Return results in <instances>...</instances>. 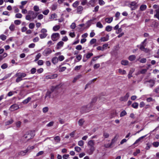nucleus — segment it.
Returning a JSON list of instances; mask_svg holds the SVG:
<instances>
[{
  "label": "nucleus",
  "instance_id": "f257e3e1",
  "mask_svg": "<svg viewBox=\"0 0 159 159\" xmlns=\"http://www.w3.org/2000/svg\"><path fill=\"white\" fill-rule=\"evenodd\" d=\"M29 15H27L25 16V19L28 20H33L36 17L37 14L35 13L33 11H28Z\"/></svg>",
  "mask_w": 159,
  "mask_h": 159
},
{
  "label": "nucleus",
  "instance_id": "f03ea898",
  "mask_svg": "<svg viewBox=\"0 0 159 159\" xmlns=\"http://www.w3.org/2000/svg\"><path fill=\"white\" fill-rule=\"evenodd\" d=\"M26 74L24 73L18 72L16 73L15 75L17 77L16 79V82L18 83L23 80L22 78L25 77Z\"/></svg>",
  "mask_w": 159,
  "mask_h": 159
},
{
  "label": "nucleus",
  "instance_id": "7ed1b4c3",
  "mask_svg": "<svg viewBox=\"0 0 159 159\" xmlns=\"http://www.w3.org/2000/svg\"><path fill=\"white\" fill-rule=\"evenodd\" d=\"M92 109L91 104H88L86 106H84L80 108V112L83 113L89 111Z\"/></svg>",
  "mask_w": 159,
  "mask_h": 159
},
{
  "label": "nucleus",
  "instance_id": "20e7f679",
  "mask_svg": "<svg viewBox=\"0 0 159 159\" xmlns=\"http://www.w3.org/2000/svg\"><path fill=\"white\" fill-rule=\"evenodd\" d=\"M147 41V39H145L140 44V49L146 53H148L150 52V50L147 48H145V47L146 46V44L145 42Z\"/></svg>",
  "mask_w": 159,
  "mask_h": 159
},
{
  "label": "nucleus",
  "instance_id": "39448f33",
  "mask_svg": "<svg viewBox=\"0 0 159 159\" xmlns=\"http://www.w3.org/2000/svg\"><path fill=\"white\" fill-rule=\"evenodd\" d=\"M61 86V84H59L58 85H56L55 87H53L51 89L52 91H48L46 94L45 97V98H49L51 97V95L52 91H53L54 89H58L59 88H60Z\"/></svg>",
  "mask_w": 159,
  "mask_h": 159
},
{
  "label": "nucleus",
  "instance_id": "423d86ee",
  "mask_svg": "<svg viewBox=\"0 0 159 159\" xmlns=\"http://www.w3.org/2000/svg\"><path fill=\"white\" fill-rule=\"evenodd\" d=\"M47 30L45 29H43L41 30V34L39 35L41 39H43L46 38L48 35L47 34Z\"/></svg>",
  "mask_w": 159,
  "mask_h": 159
},
{
  "label": "nucleus",
  "instance_id": "0eeeda50",
  "mask_svg": "<svg viewBox=\"0 0 159 159\" xmlns=\"http://www.w3.org/2000/svg\"><path fill=\"white\" fill-rule=\"evenodd\" d=\"M60 36L59 33H54L52 34L51 36V38L53 41H56L59 39Z\"/></svg>",
  "mask_w": 159,
  "mask_h": 159
},
{
  "label": "nucleus",
  "instance_id": "6e6552de",
  "mask_svg": "<svg viewBox=\"0 0 159 159\" xmlns=\"http://www.w3.org/2000/svg\"><path fill=\"white\" fill-rule=\"evenodd\" d=\"M52 52L51 49L50 48H47L45 49L43 52V54L45 56H47Z\"/></svg>",
  "mask_w": 159,
  "mask_h": 159
},
{
  "label": "nucleus",
  "instance_id": "1a4fd4ad",
  "mask_svg": "<svg viewBox=\"0 0 159 159\" xmlns=\"http://www.w3.org/2000/svg\"><path fill=\"white\" fill-rule=\"evenodd\" d=\"M136 3L135 2H132L129 4V7L131 10H134L137 8Z\"/></svg>",
  "mask_w": 159,
  "mask_h": 159
},
{
  "label": "nucleus",
  "instance_id": "9d476101",
  "mask_svg": "<svg viewBox=\"0 0 159 159\" xmlns=\"http://www.w3.org/2000/svg\"><path fill=\"white\" fill-rule=\"evenodd\" d=\"M129 96V93H127L124 96L120 97V100L121 101H126L127 100Z\"/></svg>",
  "mask_w": 159,
  "mask_h": 159
},
{
  "label": "nucleus",
  "instance_id": "9b49d317",
  "mask_svg": "<svg viewBox=\"0 0 159 159\" xmlns=\"http://www.w3.org/2000/svg\"><path fill=\"white\" fill-rule=\"evenodd\" d=\"M19 106L18 105L16 104H14L11 106L9 108V110L11 111H13L18 109H19Z\"/></svg>",
  "mask_w": 159,
  "mask_h": 159
},
{
  "label": "nucleus",
  "instance_id": "f8f14e48",
  "mask_svg": "<svg viewBox=\"0 0 159 159\" xmlns=\"http://www.w3.org/2000/svg\"><path fill=\"white\" fill-rule=\"evenodd\" d=\"M33 135H32V134L31 133L27 134H25L23 136V138L25 139H26L27 140H29L30 139H32L33 138Z\"/></svg>",
  "mask_w": 159,
  "mask_h": 159
},
{
  "label": "nucleus",
  "instance_id": "ddd939ff",
  "mask_svg": "<svg viewBox=\"0 0 159 159\" xmlns=\"http://www.w3.org/2000/svg\"><path fill=\"white\" fill-rule=\"evenodd\" d=\"M95 143L93 140H90L88 142V146L90 147H94Z\"/></svg>",
  "mask_w": 159,
  "mask_h": 159
},
{
  "label": "nucleus",
  "instance_id": "4468645a",
  "mask_svg": "<svg viewBox=\"0 0 159 159\" xmlns=\"http://www.w3.org/2000/svg\"><path fill=\"white\" fill-rule=\"evenodd\" d=\"M64 43L62 41H60L58 42L57 45V48L59 49L62 47L64 45Z\"/></svg>",
  "mask_w": 159,
  "mask_h": 159
},
{
  "label": "nucleus",
  "instance_id": "2eb2a0df",
  "mask_svg": "<svg viewBox=\"0 0 159 159\" xmlns=\"http://www.w3.org/2000/svg\"><path fill=\"white\" fill-rule=\"evenodd\" d=\"M109 36L108 35H106L105 37H102L100 39V41L101 42H105L108 41L109 40Z\"/></svg>",
  "mask_w": 159,
  "mask_h": 159
},
{
  "label": "nucleus",
  "instance_id": "dca6fc26",
  "mask_svg": "<svg viewBox=\"0 0 159 159\" xmlns=\"http://www.w3.org/2000/svg\"><path fill=\"white\" fill-rule=\"evenodd\" d=\"M147 82L150 83L149 86L150 87H152L155 83L154 80H150L148 81H146L145 82V83H146Z\"/></svg>",
  "mask_w": 159,
  "mask_h": 159
},
{
  "label": "nucleus",
  "instance_id": "f3484780",
  "mask_svg": "<svg viewBox=\"0 0 159 159\" xmlns=\"http://www.w3.org/2000/svg\"><path fill=\"white\" fill-rule=\"evenodd\" d=\"M83 8L82 7L79 6L77 8V12L78 14H80L82 13V11L83 10Z\"/></svg>",
  "mask_w": 159,
  "mask_h": 159
},
{
  "label": "nucleus",
  "instance_id": "a211bd4d",
  "mask_svg": "<svg viewBox=\"0 0 159 159\" xmlns=\"http://www.w3.org/2000/svg\"><path fill=\"white\" fill-rule=\"evenodd\" d=\"M94 150V147H90V148L88 150V153L89 155H91L93 154Z\"/></svg>",
  "mask_w": 159,
  "mask_h": 159
},
{
  "label": "nucleus",
  "instance_id": "6ab92c4d",
  "mask_svg": "<svg viewBox=\"0 0 159 159\" xmlns=\"http://www.w3.org/2000/svg\"><path fill=\"white\" fill-rule=\"evenodd\" d=\"M58 59L57 57H54L52 59V62L54 64H56L58 62Z\"/></svg>",
  "mask_w": 159,
  "mask_h": 159
},
{
  "label": "nucleus",
  "instance_id": "aec40b11",
  "mask_svg": "<svg viewBox=\"0 0 159 159\" xmlns=\"http://www.w3.org/2000/svg\"><path fill=\"white\" fill-rule=\"evenodd\" d=\"M113 18L112 17L110 18H107L105 19V21L108 23H110L113 21Z\"/></svg>",
  "mask_w": 159,
  "mask_h": 159
},
{
  "label": "nucleus",
  "instance_id": "412c9836",
  "mask_svg": "<svg viewBox=\"0 0 159 159\" xmlns=\"http://www.w3.org/2000/svg\"><path fill=\"white\" fill-rule=\"evenodd\" d=\"M97 100V97H95L93 98L92 100V101L89 104H91L92 106V107L94 105V103L96 102Z\"/></svg>",
  "mask_w": 159,
  "mask_h": 159
},
{
  "label": "nucleus",
  "instance_id": "4be33fe9",
  "mask_svg": "<svg viewBox=\"0 0 159 159\" xmlns=\"http://www.w3.org/2000/svg\"><path fill=\"white\" fill-rule=\"evenodd\" d=\"M13 122V120L12 119H11L10 120L7 121L5 123V125L6 126L7 125L12 124Z\"/></svg>",
  "mask_w": 159,
  "mask_h": 159
},
{
  "label": "nucleus",
  "instance_id": "5701e85b",
  "mask_svg": "<svg viewBox=\"0 0 159 159\" xmlns=\"http://www.w3.org/2000/svg\"><path fill=\"white\" fill-rule=\"evenodd\" d=\"M136 58V56L134 55H131L129 57V60L130 61H133Z\"/></svg>",
  "mask_w": 159,
  "mask_h": 159
},
{
  "label": "nucleus",
  "instance_id": "b1692460",
  "mask_svg": "<svg viewBox=\"0 0 159 159\" xmlns=\"http://www.w3.org/2000/svg\"><path fill=\"white\" fill-rule=\"evenodd\" d=\"M147 6L145 5H142L140 7V9L141 11H143L145 10L147 8Z\"/></svg>",
  "mask_w": 159,
  "mask_h": 159
},
{
  "label": "nucleus",
  "instance_id": "393cba45",
  "mask_svg": "<svg viewBox=\"0 0 159 159\" xmlns=\"http://www.w3.org/2000/svg\"><path fill=\"white\" fill-rule=\"evenodd\" d=\"M31 100L30 97H28L27 99L24 100L22 102L24 104H26Z\"/></svg>",
  "mask_w": 159,
  "mask_h": 159
},
{
  "label": "nucleus",
  "instance_id": "a878e982",
  "mask_svg": "<svg viewBox=\"0 0 159 159\" xmlns=\"http://www.w3.org/2000/svg\"><path fill=\"white\" fill-rule=\"evenodd\" d=\"M84 122V120L83 119H80L78 122V125L80 126H82Z\"/></svg>",
  "mask_w": 159,
  "mask_h": 159
},
{
  "label": "nucleus",
  "instance_id": "bb28decb",
  "mask_svg": "<svg viewBox=\"0 0 159 159\" xmlns=\"http://www.w3.org/2000/svg\"><path fill=\"white\" fill-rule=\"evenodd\" d=\"M54 139L57 143H59L61 140L60 137L58 136H57L55 137L54 138Z\"/></svg>",
  "mask_w": 159,
  "mask_h": 159
},
{
  "label": "nucleus",
  "instance_id": "cd10ccee",
  "mask_svg": "<svg viewBox=\"0 0 159 159\" xmlns=\"http://www.w3.org/2000/svg\"><path fill=\"white\" fill-rule=\"evenodd\" d=\"M28 151H27V149L23 151H21L19 152V154L21 156H24L25 155L26 153L28 152Z\"/></svg>",
  "mask_w": 159,
  "mask_h": 159
},
{
  "label": "nucleus",
  "instance_id": "c85d7f7f",
  "mask_svg": "<svg viewBox=\"0 0 159 159\" xmlns=\"http://www.w3.org/2000/svg\"><path fill=\"white\" fill-rule=\"evenodd\" d=\"M156 14L154 15V17L159 20V8L156 10Z\"/></svg>",
  "mask_w": 159,
  "mask_h": 159
},
{
  "label": "nucleus",
  "instance_id": "c756f323",
  "mask_svg": "<svg viewBox=\"0 0 159 159\" xmlns=\"http://www.w3.org/2000/svg\"><path fill=\"white\" fill-rule=\"evenodd\" d=\"M81 76V75H79L75 77L73 80V83H75L77 80L79 79L80 78Z\"/></svg>",
  "mask_w": 159,
  "mask_h": 159
},
{
  "label": "nucleus",
  "instance_id": "7c9ffc66",
  "mask_svg": "<svg viewBox=\"0 0 159 159\" xmlns=\"http://www.w3.org/2000/svg\"><path fill=\"white\" fill-rule=\"evenodd\" d=\"M112 26L108 25L106 27L105 30L108 32H110L112 30Z\"/></svg>",
  "mask_w": 159,
  "mask_h": 159
},
{
  "label": "nucleus",
  "instance_id": "2f4dec72",
  "mask_svg": "<svg viewBox=\"0 0 159 159\" xmlns=\"http://www.w3.org/2000/svg\"><path fill=\"white\" fill-rule=\"evenodd\" d=\"M118 71L120 74L122 75L126 74V72L125 70H123L120 69H119Z\"/></svg>",
  "mask_w": 159,
  "mask_h": 159
},
{
  "label": "nucleus",
  "instance_id": "473e14b6",
  "mask_svg": "<svg viewBox=\"0 0 159 159\" xmlns=\"http://www.w3.org/2000/svg\"><path fill=\"white\" fill-rule=\"evenodd\" d=\"M121 63L122 65L125 66L128 65L129 61L127 60H123L121 61Z\"/></svg>",
  "mask_w": 159,
  "mask_h": 159
},
{
  "label": "nucleus",
  "instance_id": "72a5a7b5",
  "mask_svg": "<svg viewBox=\"0 0 159 159\" xmlns=\"http://www.w3.org/2000/svg\"><path fill=\"white\" fill-rule=\"evenodd\" d=\"M60 28V27L59 25H57L54 26L53 28V30L54 31H57Z\"/></svg>",
  "mask_w": 159,
  "mask_h": 159
},
{
  "label": "nucleus",
  "instance_id": "f704fd0d",
  "mask_svg": "<svg viewBox=\"0 0 159 159\" xmlns=\"http://www.w3.org/2000/svg\"><path fill=\"white\" fill-rule=\"evenodd\" d=\"M96 26L100 28H102L103 27V25L100 22H98L97 23Z\"/></svg>",
  "mask_w": 159,
  "mask_h": 159
},
{
  "label": "nucleus",
  "instance_id": "c9c22d12",
  "mask_svg": "<svg viewBox=\"0 0 159 159\" xmlns=\"http://www.w3.org/2000/svg\"><path fill=\"white\" fill-rule=\"evenodd\" d=\"M139 104L137 102H134L132 104V107L136 109L138 107Z\"/></svg>",
  "mask_w": 159,
  "mask_h": 159
},
{
  "label": "nucleus",
  "instance_id": "e433bc0d",
  "mask_svg": "<svg viewBox=\"0 0 159 159\" xmlns=\"http://www.w3.org/2000/svg\"><path fill=\"white\" fill-rule=\"evenodd\" d=\"M127 114V113L125 110L122 111L120 114V117H122L126 115Z\"/></svg>",
  "mask_w": 159,
  "mask_h": 159
},
{
  "label": "nucleus",
  "instance_id": "4c0bfd02",
  "mask_svg": "<svg viewBox=\"0 0 159 159\" xmlns=\"http://www.w3.org/2000/svg\"><path fill=\"white\" fill-rule=\"evenodd\" d=\"M93 55V54L92 53H89L86 55V58L88 59H89L91 56Z\"/></svg>",
  "mask_w": 159,
  "mask_h": 159
},
{
  "label": "nucleus",
  "instance_id": "58836bf2",
  "mask_svg": "<svg viewBox=\"0 0 159 159\" xmlns=\"http://www.w3.org/2000/svg\"><path fill=\"white\" fill-rule=\"evenodd\" d=\"M66 69V67L63 66L60 67L59 70V72H62L64 71H65Z\"/></svg>",
  "mask_w": 159,
  "mask_h": 159
},
{
  "label": "nucleus",
  "instance_id": "ea45409f",
  "mask_svg": "<svg viewBox=\"0 0 159 159\" xmlns=\"http://www.w3.org/2000/svg\"><path fill=\"white\" fill-rule=\"evenodd\" d=\"M34 148V146H29L27 147V151H28V152H31V150L33 149Z\"/></svg>",
  "mask_w": 159,
  "mask_h": 159
},
{
  "label": "nucleus",
  "instance_id": "a19ab883",
  "mask_svg": "<svg viewBox=\"0 0 159 159\" xmlns=\"http://www.w3.org/2000/svg\"><path fill=\"white\" fill-rule=\"evenodd\" d=\"M7 37L6 35L4 34H2L0 35V39L4 41L6 39Z\"/></svg>",
  "mask_w": 159,
  "mask_h": 159
},
{
  "label": "nucleus",
  "instance_id": "79ce46f5",
  "mask_svg": "<svg viewBox=\"0 0 159 159\" xmlns=\"http://www.w3.org/2000/svg\"><path fill=\"white\" fill-rule=\"evenodd\" d=\"M22 15L20 13H18L16 14L15 17L16 18H21L22 17Z\"/></svg>",
  "mask_w": 159,
  "mask_h": 159
},
{
  "label": "nucleus",
  "instance_id": "37998d69",
  "mask_svg": "<svg viewBox=\"0 0 159 159\" xmlns=\"http://www.w3.org/2000/svg\"><path fill=\"white\" fill-rule=\"evenodd\" d=\"M140 151L139 149H137L136 150V152H134L133 153V155L134 156H136L138 154H139L140 153Z\"/></svg>",
  "mask_w": 159,
  "mask_h": 159
},
{
  "label": "nucleus",
  "instance_id": "c03bdc74",
  "mask_svg": "<svg viewBox=\"0 0 159 159\" xmlns=\"http://www.w3.org/2000/svg\"><path fill=\"white\" fill-rule=\"evenodd\" d=\"M7 67L8 66L7 64L6 63H4L1 66V68L3 69H4L7 68Z\"/></svg>",
  "mask_w": 159,
  "mask_h": 159
},
{
  "label": "nucleus",
  "instance_id": "a18cd8bd",
  "mask_svg": "<svg viewBox=\"0 0 159 159\" xmlns=\"http://www.w3.org/2000/svg\"><path fill=\"white\" fill-rule=\"evenodd\" d=\"M57 74H55L53 75H52V76H51L50 77H48L47 76L46 77L47 78H49V79H54V78H57Z\"/></svg>",
  "mask_w": 159,
  "mask_h": 159
},
{
  "label": "nucleus",
  "instance_id": "49530a36",
  "mask_svg": "<svg viewBox=\"0 0 159 159\" xmlns=\"http://www.w3.org/2000/svg\"><path fill=\"white\" fill-rule=\"evenodd\" d=\"M79 2L76 1L73 4V6L74 7H76L79 4Z\"/></svg>",
  "mask_w": 159,
  "mask_h": 159
},
{
  "label": "nucleus",
  "instance_id": "de8ad7c7",
  "mask_svg": "<svg viewBox=\"0 0 159 159\" xmlns=\"http://www.w3.org/2000/svg\"><path fill=\"white\" fill-rule=\"evenodd\" d=\"M29 28L30 29H33L34 27V24L33 23H30L29 24Z\"/></svg>",
  "mask_w": 159,
  "mask_h": 159
},
{
  "label": "nucleus",
  "instance_id": "09e8293b",
  "mask_svg": "<svg viewBox=\"0 0 159 159\" xmlns=\"http://www.w3.org/2000/svg\"><path fill=\"white\" fill-rule=\"evenodd\" d=\"M57 16L56 14H53L51 15L50 17V19L53 20L54 19L56 18Z\"/></svg>",
  "mask_w": 159,
  "mask_h": 159
},
{
  "label": "nucleus",
  "instance_id": "8fccbe9b",
  "mask_svg": "<svg viewBox=\"0 0 159 159\" xmlns=\"http://www.w3.org/2000/svg\"><path fill=\"white\" fill-rule=\"evenodd\" d=\"M97 41V40L95 39H92L90 41V43L92 45L95 43Z\"/></svg>",
  "mask_w": 159,
  "mask_h": 159
},
{
  "label": "nucleus",
  "instance_id": "3c124183",
  "mask_svg": "<svg viewBox=\"0 0 159 159\" xmlns=\"http://www.w3.org/2000/svg\"><path fill=\"white\" fill-rule=\"evenodd\" d=\"M75 151L78 152H80L81 150V148L80 147L78 146L75 147Z\"/></svg>",
  "mask_w": 159,
  "mask_h": 159
},
{
  "label": "nucleus",
  "instance_id": "603ef678",
  "mask_svg": "<svg viewBox=\"0 0 159 159\" xmlns=\"http://www.w3.org/2000/svg\"><path fill=\"white\" fill-rule=\"evenodd\" d=\"M82 66L81 65L76 66L74 68V70L75 71H77L80 70L81 67Z\"/></svg>",
  "mask_w": 159,
  "mask_h": 159
},
{
  "label": "nucleus",
  "instance_id": "864d4df0",
  "mask_svg": "<svg viewBox=\"0 0 159 159\" xmlns=\"http://www.w3.org/2000/svg\"><path fill=\"white\" fill-rule=\"evenodd\" d=\"M84 144V142L82 140H80L78 142V145L80 146H82Z\"/></svg>",
  "mask_w": 159,
  "mask_h": 159
},
{
  "label": "nucleus",
  "instance_id": "5fc2aeb1",
  "mask_svg": "<svg viewBox=\"0 0 159 159\" xmlns=\"http://www.w3.org/2000/svg\"><path fill=\"white\" fill-rule=\"evenodd\" d=\"M153 145L154 147H157L159 145V142H154L153 143Z\"/></svg>",
  "mask_w": 159,
  "mask_h": 159
},
{
  "label": "nucleus",
  "instance_id": "6e6d98bb",
  "mask_svg": "<svg viewBox=\"0 0 159 159\" xmlns=\"http://www.w3.org/2000/svg\"><path fill=\"white\" fill-rule=\"evenodd\" d=\"M103 136L105 138H107L109 137V134L108 133L104 132L103 134Z\"/></svg>",
  "mask_w": 159,
  "mask_h": 159
},
{
  "label": "nucleus",
  "instance_id": "4d7b16f0",
  "mask_svg": "<svg viewBox=\"0 0 159 159\" xmlns=\"http://www.w3.org/2000/svg\"><path fill=\"white\" fill-rule=\"evenodd\" d=\"M98 3L100 5H103L105 4V2L102 0H98Z\"/></svg>",
  "mask_w": 159,
  "mask_h": 159
},
{
  "label": "nucleus",
  "instance_id": "13d9d810",
  "mask_svg": "<svg viewBox=\"0 0 159 159\" xmlns=\"http://www.w3.org/2000/svg\"><path fill=\"white\" fill-rule=\"evenodd\" d=\"M34 10L36 11H39V9L38 6L35 5L34 7Z\"/></svg>",
  "mask_w": 159,
  "mask_h": 159
},
{
  "label": "nucleus",
  "instance_id": "bf43d9fd",
  "mask_svg": "<svg viewBox=\"0 0 159 159\" xmlns=\"http://www.w3.org/2000/svg\"><path fill=\"white\" fill-rule=\"evenodd\" d=\"M58 60H59L60 61H62L64 60V57L63 56L61 55L58 57Z\"/></svg>",
  "mask_w": 159,
  "mask_h": 159
},
{
  "label": "nucleus",
  "instance_id": "052dcab7",
  "mask_svg": "<svg viewBox=\"0 0 159 159\" xmlns=\"http://www.w3.org/2000/svg\"><path fill=\"white\" fill-rule=\"evenodd\" d=\"M14 23L16 25H19L20 24L21 21L20 20H16L14 21Z\"/></svg>",
  "mask_w": 159,
  "mask_h": 159
},
{
  "label": "nucleus",
  "instance_id": "680f3d73",
  "mask_svg": "<svg viewBox=\"0 0 159 159\" xmlns=\"http://www.w3.org/2000/svg\"><path fill=\"white\" fill-rule=\"evenodd\" d=\"M49 10L48 9H47L43 11L42 12V13L44 15H48V14L49 13Z\"/></svg>",
  "mask_w": 159,
  "mask_h": 159
},
{
  "label": "nucleus",
  "instance_id": "e2e57ef3",
  "mask_svg": "<svg viewBox=\"0 0 159 159\" xmlns=\"http://www.w3.org/2000/svg\"><path fill=\"white\" fill-rule=\"evenodd\" d=\"M44 153V151H40L38 152L36 155V156L37 157H39L40 155H42Z\"/></svg>",
  "mask_w": 159,
  "mask_h": 159
},
{
  "label": "nucleus",
  "instance_id": "0e129e2a",
  "mask_svg": "<svg viewBox=\"0 0 159 159\" xmlns=\"http://www.w3.org/2000/svg\"><path fill=\"white\" fill-rule=\"evenodd\" d=\"M75 27L76 25L75 23L74 22L72 23L70 26V27L73 29H74L75 28Z\"/></svg>",
  "mask_w": 159,
  "mask_h": 159
},
{
  "label": "nucleus",
  "instance_id": "69168bd1",
  "mask_svg": "<svg viewBox=\"0 0 159 159\" xmlns=\"http://www.w3.org/2000/svg\"><path fill=\"white\" fill-rule=\"evenodd\" d=\"M147 146L146 147L145 149L146 150H148L151 147V144H149V143H147L146 144Z\"/></svg>",
  "mask_w": 159,
  "mask_h": 159
},
{
  "label": "nucleus",
  "instance_id": "338daca9",
  "mask_svg": "<svg viewBox=\"0 0 159 159\" xmlns=\"http://www.w3.org/2000/svg\"><path fill=\"white\" fill-rule=\"evenodd\" d=\"M48 107H44L43 108V112L44 113L47 112L48 111Z\"/></svg>",
  "mask_w": 159,
  "mask_h": 159
},
{
  "label": "nucleus",
  "instance_id": "774afa93",
  "mask_svg": "<svg viewBox=\"0 0 159 159\" xmlns=\"http://www.w3.org/2000/svg\"><path fill=\"white\" fill-rule=\"evenodd\" d=\"M15 28V26L13 24H11L9 27V29L11 31L14 30Z\"/></svg>",
  "mask_w": 159,
  "mask_h": 159
}]
</instances>
